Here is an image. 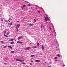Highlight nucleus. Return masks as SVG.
<instances>
[{"label":"nucleus","instance_id":"1","mask_svg":"<svg viewBox=\"0 0 67 67\" xmlns=\"http://www.w3.org/2000/svg\"><path fill=\"white\" fill-rule=\"evenodd\" d=\"M44 18L45 19V21L46 22H47V21L49 20V18L48 16H44Z\"/></svg>","mask_w":67,"mask_h":67},{"label":"nucleus","instance_id":"2","mask_svg":"<svg viewBox=\"0 0 67 67\" xmlns=\"http://www.w3.org/2000/svg\"><path fill=\"white\" fill-rule=\"evenodd\" d=\"M30 48H31L30 47H27V48H26L25 49V50H29V49H30Z\"/></svg>","mask_w":67,"mask_h":67},{"label":"nucleus","instance_id":"3","mask_svg":"<svg viewBox=\"0 0 67 67\" xmlns=\"http://www.w3.org/2000/svg\"><path fill=\"white\" fill-rule=\"evenodd\" d=\"M17 43H18V44H22V43H23V42L21 41H17Z\"/></svg>","mask_w":67,"mask_h":67},{"label":"nucleus","instance_id":"4","mask_svg":"<svg viewBox=\"0 0 67 67\" xmlns=\"http://www.w3.org/2000/svg\"><path fill=\"white\" fill-rule=\"evenodd\" d=\"M41 48H42V50H43V51H44V46H43V45H42Z\"/></svg>","mask_w":67,"mask_h":67},{"label":"nucleus","instance_id":"5","mask_svg":"<svg viewBox=\"0 0 67 67\" xmlns=\"http://www.w3.org/2000/svg\"><path fill=\"white\" fill-rule=\"evenodd\" d=\"M19 62H24V61L23 60L20 59Z\"/></svg>","mask_w":67,"mask_h":67},{"label":"nucleus","instance_id":"6","mask_svg":"<svg viewBox=\"0 0 67 67\" xmlns=\"http://www.w3.org/2000/svg\"><path fill=\"white\" fill-rule=\"evenodd\" d=\"M8 48H10V49H12L13 48L12 47L10 46H8Z\"/></svg>","mask_w":67,"mask_h":67},{"label":"nucleus","instance_id":"7","mask_svg":"<svg viewBox=\"0 0 67 67\" xmlns=\"http://www.w3.org/2000/svg\"><path fill=\"white\" fill-rule=\"evenodd\" d=\"M35 62H40V60H35Z\"/></svg>","mask_w":67,"mask_h":67},{"label":"nucleus","instance_id":"8","mask_svg":"<svg viewBox=\"0 0 67 67\" xmlns=\"http://www.w3.org/2000/svg\"><path fill=\"white\" fill-rule=\"evenodd\" d=\"M22 37H19L18 38V40H20V39H21V38H22Z\"/></svg>","mask_w":67,"mask_h":67},{"label":"nucleus","instance_id":"9","mask_svg":"<svg viewBox=\"0 0 67 67\" xmlns=\"http://www.w3.org/2000/svg\"><path fill=\"white\" fill-rule=\"evenodd\" d=\"M20 25L19 24H18L16 25L17 27H20Z\"/></svg>","mask_w":67,"mask_h":67},{"label":"nucleus","instance_id":"10","mask_svg":"<svg viewBox=\"0 0 67 67\" xmlns=\"http://www.w3.org/2000/svg\"><path fill=\"white\" fill-rule=\"evenodd\" d=\"M9 41H13V39H10L9 40Z\"/></svg>","mask_w":67,"mask_h":67},{"label":"nucleus","instance_id":"11","mask_svg":"<svg viewBox=\"0 0 67 67\" xmlns=\"http://www.w3.org/2000/svg\"><path fill=\"white\" fill-rule=\"evenodd\" d=\"M37 46H40V43H39L38 42H37Z\"/></svg>","mask_w":67,"mask_h":67},{"label":"nucleus","instance_id":"12","mask_svg":"<svg viewBox=\"0 0 67 67\" xmlns=\"http://www.w3.org/2000/svg\"><path fill=\"white\" fill-rule=\"evenodd\" d=\"M29 25H30V26H33V24L30 23L29 24Z\"/></svg>","mask_w":67,"mask_h":67},{"label":"nucleus","instance_id":"13","mask_svg":"<svg viewBox=\"0 0 67 67\" xmlns=\"http://www.w3.org/2000/svg\"><path fill=\"white\" fill-rule=\"evenodd\" d=\"M14 42H11L10 44H12V45H13V44H14Z\"/></svg>","mask_w":67,"mask_h":67},{"label":"nucleus","instance_id":"14","mask_svg":"<svg viewBox=\"0 0 67 67\" xmlns=\"http://www.w3.org/2000/svg\"><path fill=\"white\" fill-rule=\"evenodd\" d=\"M15 52H14V51H11L10 53H14Z\"/></svg>","mask_w":67,"mask_h":67},{"label":"nucleus","instance_id":"15","mask_svg":"<svg viewBox=\"0 0 67 67\" xmlns=\"http://www.w3.org/2000/svg\"><path fill=\"white\" fill-rule=\"evenodd\" d=\"M32 48H37V47H32Z\"/></svg>","mask_w":67,"mask_h":67},{"label":"nucleus","instance_id":"16","mask_svg":"<svg viewBox=\"0 0 67 67\" xmlns=\"http://www.w3.org/2000/svg\"><path fill=\"white\" fill-rule=\"evenodd\" d=\"M4 36H6V37H9V36L8 35H5V34L4 35Z\"/></svg>","mask_w":67,"mask_h":67},{"label":"nucleus","instance_id":"17","mask_svg":"<svg viewBox=\"0 0 67 67\" xmlns=\"http://www.w3.org/2000/svg\"><path fill=\"white\" fill-rule=\"evenodd\" d=\"M41 28H43V25H41Z\"/></svg>","mask_w":67,"mask_h":67},{"label":"nucleus","instance_id":"18","mask_svg":"<svg viewBox=\"0 0 67 67\" xmlns=\"http://www.w3.org/2000/svg\"><path fill=\"white\" fill-rule=\"evenodd\" d=\"M1 44H2V43H4V42L3 41H1Z\"/></svg>","mask_w":67,"mask_h":67},{"label":"nucleus","instance_id":"19","mask_svg":"<svg viewBox=\"0 0 67 67\" xmlns=\"http://www.w3.org/2000/svg\"><path fill=\"white\" fill-rule=\"evenodd\" d=\"M20 59H17L16 60V61L20 62Z\"/></svg>","mask_w":67,"mask_h":67},{"label":"nucleus","instance_id":"20","mask_svg":"<svg viewBox=\"0 0 67 67\" xmlns=\"http://www.w3.org/2000/svg\"><path fill=\"white\" fill-rule=\"evenodd\" d=\"M12 23H10L9 24V25L11 26L12 25Z\"/></svg>","mask_w":67,"mask_h":67},{"label":"nucleus","instance_id":"21","mask_svg":"<svg viewBox=\"0 0 67 67\" xmlns=\"http://www.w3.org/2000/svg\"><path fill=\"white\" fill-rule=\"evenodd\" d=\"M34 22H36V20H35V19H34Z\"/></svg>","mask_w":67,"mask_h":67},{"label":"nucleus","instance_id":"22","mask_svg":"<svg viewBox=\"0 0 67 67\" xmlns=\"http://www.w3.org/2000/svg\"><path fill=\"white\" fill-rule=\"evenodd\" d=\"M28 6H29V7H30V6H31V4H30V3L29 4Z\"/></svg>","mask_w":67,"mask_h":67},{"label":"nucleus","instance_id":"23","mask_svg":"<svg viewBox=\"0 0 67 67\" xmlns=\"http://www.w3.org/2000/svg\"><path fill=\"white\" fill-rule=\"evenodd\" d=\"M54 59L57 60V57H55L54 58Z\"/></svg>","mask_w":67,"mask_h":67},{"label":"nucleus","instance_id":"24","mask_svg":"<svg viewBox=\"0 0 67 67\" xmlns=\"http://www.w3.org/2000/svg\"><path fill=\"white\" fill-rule=\"evenodd\" d=\"M23 65H26V63H25L23 62Z\"/></svg>","mask_w":67,"mask_h":67},{"label":"nucleus","instance_id":"25","mask_svg":"<svg viewBox=\"0 0 67 67\" xmlns=\"http://www.w3.org/2000/svg\"><path fill=\"white\" fill-rule=\"evenodd\" d=\"M4 22H8V20H5Z\"/></svg>","mask_w":67,"mask_h":67},{"label":"nucleus","instance_id":"26","mask_svg":"<svg viewBox=\"0 0 67 67\" xmlns=\"http://www.w3.org/2000/svg\"><path fill=\"white\" fill-rule=\"evenodd\" d=\"M34 56V55H31V57H33Z\"/></svg>","mask_w":67,"mask_h":67},{"label":"nucleus","instance_id":"27","mask_svg":"<svg viewBox=\"0 0 67 67\" xmlns=\"http://www.w3.org/2000/svg\"><path fill=\"white\" fill-rule=\"evenodd\" d=\"M17 30L18 32H19V29L18 28H17Z\"/></svg>","mask_w":67,"mask_h":67},{"label":"nucleus","instance_id":"28","mask_svg":"<svg viewBox=\"0 0 67 67\" xmlns=\"http://www.w3.org/2000/svg\"><path fill=\"white\" fill-rule=\"evenodd\" d=\"M24 7H25V5H23V8Z\"/></svg>","mask_w":67,"mask_h":67},{"label":"nucleus","instance_id":"29","mask_svg":"<svg viewBox=\"0 0 67 67\" xmlns=\"http://www.w3.org/2000/svg\"><path fill=\"white\" fill-rule=\"evenodd\" d=\"M51 31H52V29H51V27H49Z\"/></svg>","mask_w":67,"mask_h":67},{"label":"nucleus","instance_id":"30","mask_svg":"<svg viewBox=\"0 0 67 67\" xmlns=\"http://www.w3.org/2000/svg\"><path fill=\"white\" fill-rule=\"evenodd\" d=\"M58 57H59V56H60V55L59 54H58L57 55Z\"/></svg>","mask_w":67,"mask_h":67},{"label":"nucleus","instance_id":"31","mask_svg":"<svg viewBox=\"0 0 67 67\" xmlns=\"http://www.w3.org/2000/svg\"><path fill=\"white\" fill-rule=\"evenodd\" d=\"M3 32L4 33H5V34L6 33V31H4Z\"/></svg>","mask_w":67,"mask_h":67},{"label":"nucleus","instance_id":"32","mask_svg":"<svg viewBox=\"0 0 67 67\" xmlns=\"http://www.w3.org/2000/svg\"><path fill=\"white\" fill-rule=\"evenodd\" d=\"M6 47H7L6 46H4V48H6Z\"/></svg>","mask_w":67,"mask_h":67},{"label":"nucleus","instance_id":"33","mask_svg":"<svg viewBox=\"0 0 67 67\" xmlns=\"http://www.w3.org/2000/svg\"><path fill=\"white\" fill-rule=\"evenodd\" d=\"M55 61H56V62H57V61H58V60H57L56 59V60H54Z\"/></svg>","mask_w":67,"mask_h":67},{"label":"nucleus","instance_id":"34","mask_svg":"<svg viewBox=\"0 0 67 67\" xmlns=\"http://www.w3.org/2000/svg\"><path fill=\"white\" fill-rule=\"evenodd\" d=\"M3 19H1V21H2V22H3Z\"/></svg>","mask_w":67,"mask_h":67},{"label":"nucleus","instance_id":"35","mask_svg":"<svg viewBox=\"0 0 67 67\" xmlns=\"http://www.w3.org/2000/svg\"><path fill=\"white\" fill-rule=\"evenodd\" d=\"M11 20V18H9L8 20Z\"/></svg>","mask_w":67,"mask_h":67},{"label":"nucleus","instance_id":"36","mask_svg":"<svg viewBox=\"0 0 67 67\" xmlns=\"http://www.w3.org/2000/svg\"><path fill=\"white\" fill-rule=\"evenodd\" d=\"M9 34V33H7V35H8Z\"/></svg>","mask_w":67,"mask_h":67},{"label":"nucleus","instance_id":"37","mask_svg":"<svg viewBox=\"0 0 67 67\" xmlns=\"http://www.w3.org/2000/svg\"><path fill=\"white\" fill-rule=\"evenodd\" d=\"M31 62H33V61L31 60Z\"/></svg>","mask_w":67,"mask_h":67},{"label":"nucleus","instance_id":"38","mask_svg":"<svg viewBox=\"0 0 67 67\" xmlns=\"http://www.w3.org/2000/svg\"><path fill=\"white\" fill-rule=\"evenodd\" d=\"M4 65H7V63H4Z\"/></svg>","mask_w":67,"mask_h":67},{"label":"nucleus","instance_id":"39","mask_svg":"<svg viewBox=\"0 0 67 67\" xmlns=\"http://www.w3.org/2000/svg\"><path fill=\"white\" fill-rule=\"evenodd\" d=\"M25 2H27V3H29V2H27L25 1Z\"/></svg>","mask_w":67,"mask_h":67},{"label":"nucleus","instance_id":"40","mask_svg":"<svg viewBox=\"0 0 67 67\" xmlns=\"http://www.w3.org/2000/svg\"><path fill=\"white\" fill-rule=\"evenodd\" d=\"M63 66H65V65H63Z\"/></svg>","mask_w":67,"mask_h":67},{"label":"nucleus","instance_id":"41","mask_svg":"<svg viewBox=\"0 0 67 67\" xmlns=\"http://www.w3.org/2000/svg\"><path fill=\"white\" fill-rule=\"evenodd\" d=\"M8 21L9 22H10V21L9 20H8Z\"/></svg>","mask_w":67,"mask_h":67},{"label":"nucleus","instance_id":"42","mask_svg":"<svg viewBox=\"0 0 67 67\" xmlns=\"http://www.w3.org/2000/svg\"><path fill=\"white\" fill-rule=\"evenodd\" d=\"M40 11H38V13H40Z\"/></svg>","mask_w":67,"mask_h":67},{"label":"nucleus","instance_id":"43","mask_svg":"<svg viewBox=\"0 0 67 67\" xmlns=\"http://www.w3.org/2000/svg\"><path fill=\"white\" fill-rule=\"evenodd\" d=\"M17 22H19V21H17Z\"/></svg>","mask_w":67,"mask_h":67},{"label":"nucleus","instance_id":"44","mask_svg":"<svg viewBox=\"0 0 67 67\" xmlns=\"http://www.w3.org/2000/svg\"><path fill=\"white\" fill-rule=\"evenodd\" d=\"M44 13H45V12H44Z\"/></svg>","mask_w":67,"mask_h":67},{"label":"nucleus","instance_id":"45","mask_svg":"<svg viewBox=\"0 0 67 67\" xmlns=\"http://www.w3.org/2000/svg\"><path fill=\"white\" fill-rule=\"evenodd\" d=\"M45 64H46V62H45Z\"/></svg>","mask_w":67,"mask_h":67},{"label":"nucleus","instance_id":"46","mask_svg":"<svg viewBox=\"0 0 67 67\" xmlns=\"http://www.w3.org/2000/svg\"><path fill=\"white\" fill-rule=\"evenodd\" d=\"M30 65H32V64H31V63H30Z\"/></svg>","mask_w":67,"mask_h":67}]
</instances>
